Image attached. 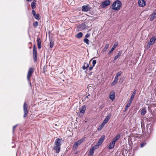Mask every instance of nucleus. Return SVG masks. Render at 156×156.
I'll return each mask as SVG.
<instances>
[{"mask_svg": "<svg viewBox=\"0 0 156 156\" xmlns=\"http://www.w3.org/2000/svg\"><path fill=\"white\" fill-rule=\"evenodd\" d=\"M90 36V34L87 33L85 36L86 38H88Z\"/></svg>", "mask_w": 156, "mask_h": 156, "instance_id": "nucleus-43", "label": "nucleus"}, {"mask_svg": "<svg viewBox=\"0 0 156 156\" xmlns=\"http://www.w3.org/2000/svg\"><path fill=\"white\" fill-rule=\"evenodd\" d=\"M34 70L33 68L32 67L30 68H29L27 75V79L28 81L30 82V79L31 77V76L32 75V74L34 73Z\"/></svg>", "mask_w": 156, "mask_h": 156, "instance_id": "nucleus-2", "label": "nucleus"}, {"mask_svg": "<svg viewBox=\"0 0 156 156\" xmlns=\"http://www.w3.org/2000/svg\"><path fill=\"white\" fill-rule=\"evenodd\" d=\"M122 6V4L121 2L119 0H116L113 3L112 9L115 10H119Z\"/></svg>", "mask_w": 156, "mask_h": 156, "instance_id": "nucleus-1", "label": "nucleus"}, {"mask_svg": "<svg viewBox=\"0 0 156 156\" xmlns=\"http://www.w3.org/2000/svg\"><path fill=\"white\" fill-rule=\"evenodd\" d=\"M17 125H16L15 126H14L13 127V131H14L16 127L17 126Z\"/></svg>", "mask_w": 156, "mask_h": 156, "instance_id": "nucleus-48", "label": "nucleus"}, {"mask_svg": "<svg viewBox=\"0 0 156 156\" xmlns=\"http://www.w3.org/2000/svg\"><path fill=\"white\" fill-rule=\"evenodd\" d=\"M122 52V50H120L119 51L118 53L117 54V55H116L114 58V60H115L117 59L118 58H119V56H120Z\"/></svg>", "mask_w": 156, "mask_h": 156, "instance_id": "nucleus-20", "label": "nucleus"}, {"mask_svg": "<svg viewBox=\"0 0 156 156\" xmlns=\"http://www.w3.org/2000/svg\"><path fill=\"white\" fill-rule=\"evenodd\" d=\"M85 137H83L82 138V139L79 140L78 141H79V142H80L81 143H82V142H83L84 140H85Z\"/></svg>", "mask_w": 156, "mask_h": 156, "instance_id": "nucleus-38", "label": "nucleus"}, {"mask_svg": "<svg viewBox=\"0 0 156 156\" xmlns=\"http://www.w3.org/2000/svg\"><path fill=\"white\" fill-rule=\"evenodd\" d=\"M88 96H86V97L87 98H88Z\"/></svg>", "mask_w": 156, "mask_h": 156, "instance_id": "nucleus-52", "label": "nucleus"}, {"mask_svg": "<svg viewBox=\"0 0 156 156\" xmlns=\"http://www.w3.org/2000/svg\"><path fill=\"white\" fill-rule=\"evenodd\" d=\"M110 3L111 2L109 0H106L102 2L100 6L102 8H104L106 6L109 5L110 4Z\"/></svg>", "mask_w": 156, "mask_h": 156, "instance_id": "nucleus-4", "label": "nucleus"}, {"mask_svg": "<svg viewBox=\"0 0 156 156\" xmlns=\"http://www.w3.org/2000/svg\"><path fill=\"white\" fill-rule=\"evenodd\" d=\"M109 44H106L105 46V47L104 48V50L105 51H107L108 49L109 48Z\"/></svg>", "mask_w": 156, "mask_h": 156, "instance_id": "nucleus-30", "label": "nucleus"}, {"mask_svg": "<svg viewBox=\"0 0 156 156\" xmlns=\"http://www.w3.org/2000/svg\"><path fill=\"white\" fill-rule=\"evenodd\" d=\"M92 60V59H91L89 61V64L90 65V66H91V61Z\"/></svg>", "mask_w": 156, "mask_h": 156, "instance_id": "nucleus-50", "label": "nucleus"}, {"mask_svg": "<svg viewBox=\"0 0 156 156\" xmlns=\"http://www.w3.org/2000/svg\"><path fill=\"white\" fill-rule=\"evenodd\" d=\"M38 22L37 21H36L34 23L33 26L34 27H36L38 25Z\"/></svg>", "mask_w": 156, "mask_h": 156, "instance_id": "nucleus-36", "label": "nucleus"}, {"mask_svg": "<svg viewBox=\"0 0 156 156\" xmlns=\"http://www.w3.org/2000/svg\"><path fill=\"white\" fill-rule=\"evenodd\" d=\"M96 60H94L92 61V66H95V65L96 63Z\"/></svg>", "mask_w": 156, "mask_h": 156, "instance_id": "nucleus-37", "label": "nucleus"}, {"mask_svg": "<svg viewBox=\"0 0 156 156\" xmlns=\"http://www.w3.org/2000/svg\"><path fill=\"white\" fill-rule=\"evenodd\" d=\"M60 146L55 145L52 149L54 150L55 151L56 153H58L60 151Z\"/></svg>", "mask_w": 156, "mask_h": 156, "instance_id": "nucleus-11", "label": "nucleus"}, {"mask_svg": "<svg viewBox=\"0 0 156 156\" xmlns=\"http://www.w3.org/2000/svg\"><path fill=\"white\" fill-rule=\"evenodd\" d=\"M153 44L152 43L150 42V41L149 42L146 46L147 48V49H148L150 48V46Z\"/></svg>", "mask_w": 156, "mask_h": 156, "instance_id": "nucleus-28", "label": "nucleus"}, {"mask_svg": "<svg viewBox=\"0 0 156 156\" xmlns=\"http://www.w3.org/2000/svg\"><path fill=\"white\" fill-rule=\"evenodd\" d=\"M118 44L117 42L115 43L113 45L112 48L111 50L109 51L108 54H111L113 51L115 49L117 46L118 45Z\"/></svg>", "mask_w": 156, "mask_h": 156, "instance_id": "nucleus-16", "label": "nucleus"}, {"mask_svg": "<svg viewBox=\"0 0 156 156\" xmlns=\"http://www.w3.org/2000/svg\"><path fill=\"white\" fill-rule=\"evenodd\" d=\"M33 51L34 61V62H35L37 61V50H34Z\"/></svg>", "mask_w": 156, "mask_h": 156, "instance_id": "nucleus-13", "label": "nucleus"}, {"mask_svg": "<svg viewBox=\"0 0 156 156\" xmlns=\"http://www.w3.org/2000/svg\"><path fill=\"white\" fill-rule=\"evenodd\" d=\"M87 67H86L85 65L84 64V65L82 67V69L83 70L85 69Z\"/></svg>", "mask_w": 156, "mask_h": 156, "instance_id": "nucleus-44", "label": "nucleus"}, {"mask_svg": "<svg viewBox=\"0 0 156 156\" xmlns=\"http://www.w3.org/2000/svg\"><path fill=\"white\" fill-rule=\"evenodd\" d=\"M37 44L38 45V48L40 49L41 48V41L40 38L38 37L37 38Z\"/></svg>", "mask_w": 156, "mask_h": 156, "instance_id": "nucleus-17", "label": "nucleus"}, {"mask_svg": "<svg viewBox=\"0 0 156 156\" xmlns=\"http://www.w3.org/2000/svg\"><path fill=\"white\" fill-rule=\"evenodd\" d=\"M146 110L145 108H143L141 111V115H144L146 113Z\"/></svg>", "mask_w": 156, "mask_h": 156, "instance_id": "nucleus-25", "label": "nucleus"}, {"mask_svg": "<svg viewBox=\"0 0 156 156\" xmlns=\"http://www.w3.org/2000/svg\"><path fill=\"white\" fill-rule=\"evenodd\" d=\"M136 90H134V91L133 94H132V95L131 96V97L134 98V96H135V94L136 93Z\"/></svg>", "mask_w": 156, "mask_h": 156, "instance_id": "nucleus-34", "label": "nucleus"}, {"mask_svg": "<svg viewBox=\"0 0 156 156\" xmlns=\"http://www.w3.org/2000/svg\"><path fill=\"white\" fill-rule=\"evenodd\" d=\"M85 28V25L83 23H82L78 25L77 27L78 31H81Z\"/></svg>", "mask_w": 156, "mask_h": 156, "instance_id": "nucleus-10", "label": "nucleus"}, {"mask_svg": "<svg viewBox=\"0 0 156 156\" xmlns=\"http://www.w3.org/2000/svg\"><path fill=\"white\" fill-rule=\"evenodd\" d=\"M84 42L86 43V44L87 45H89V40L87 38H84L83 40Z\"/></svg>", "mask_w": 156, "mask_h": 156, "instance_id": "nucleus-29", "label": "nucleus"}, {"mask_svg": "<svg viewBox=\"0 0 156 156\" xmlns=\"http://www.w3.org/2000/svg\"><path fill=\"white\" fill-rule=\"evenodd\" d=\"M138 3L139 6L141 7H144L146 5V2L144 0H139Z\"/></svg>", "mask_w": 156, "mask_h": 156, "instance_id": "nucleus-8", "label": "nucleus"}, {"mask_svg": "<svg viewBox=\"0 0 156 156\" xmlns=\"http://www.w3.org/2000/svg\"><path fill=\"white\" fill-rule=\"evenodd\" d=\"M37 50V49H36V48L34 44V45L33 48V50Z\"/></svg>", "mask_w": 156, "mask_h": 156, "instance_id": "nucleus-47", "label": "nucleus"}, {"mask_svg": "<svg viewBox=\"0 0 156 156\" xmlns=\"http://www.w3.org/2000/svg\"><path fill=\"white\" fill-rule=\"evenodd\" d=\"M120 134H118L114 138L112 141H114V142L115 143L117 140H118L120 138Z\"/></svg>", "mask_w": 156, "mask_h": 156, "instance_id": "nucleus-19", "label": "nucleus"}, {"mask_svg": "<svg viewBox=\"0 0 156 156\" xmlns=\"http://www.w3.org/2000/svg\"><path fill=\"white\" fill-rule=\"evenodd\" d=\"M84 65H85V66H86V67H87V68H88L89 67V64L87 63H86V62H84Z\"/></svg>", "mask_w": 156, "mask_h": 156, "instance_id": "nucleus-42", "label": "nucleus"}, {"mask_svg": "<svg viewBox=\"0 0 156 156\" xmlns=\"http://www.w3.org/2000/svg\"><path fill=\"white\" fill-rule=\"evenodd\" d=\"M131 104L128 102L127 104H126V106L127 107H129V106H130Z\"/></svg>", "mask_w": 156, "mask_h": 156, "instance_id": "nucleus-45", "label": "nucleus"}, {"mask_svg": "<svg viewBox=\"0 0 156 156\" xmlns=\"http://www.w3.org/2000/svg\"><path fill=\"white\" fill-rule=\"evenodd\" d=\"M146 144V143L145 142H143L140 144V147H143L144 146H145Z\"/></svg>", "mask_w": 156, "mask_h": 156, "instance_id": "nucleus-39", "label": "nucleus"}, {"mask_svg": "<svg viewBox=\"0 0 156 156\" xmlns=\"http://www.w3.org/2000/svg\"><path fill=\"white\" fill-rule=\"evenodd\" d=\"M111 117V114H108L106 116V118L104 119V121L102 122L105 125L109 121L110 118Z\"/></svg>", "mask_w": 156, "mask_h": 156, "instance_id": "nucleus-9", "label": "nucleus"}, {"mask_svg": "<svg viewBox=\"0 0 156 156\" xmlns=\"http://www.w3.org/2000/svg\"><path fill=\"white\" fill-rule=\"evenodd\" d=\"M82 11L85 12L89 11L91 9V7L88 5H83L82 6Z\"/></svg>", "mask_w": 156, "mask_h": 156, "instance_id": "nucleus-5", "label": "nucleus"}, {"mask_svg": "<svg viewBox=\"0 0 156 156\" xmlns=\"http://www.w3.org/2000/svg\"><path fill=\"white\" fill-rule=\"evenodd\" d=\"M94 150L95 148L94 147H93L91 149H90L88 156H93Z\"/></svg>", "mask_w": 156, "mask_h": 156, "instance_id": "nucleus-15", "label": "nucleus"}, {"mask_svg": "<svg viewBox=\"0 0 156 156\" xmlns=\"http://www.w3.org/2000/svg\"><path fill=\"white\" fill-rule=\"evenodd\" d=\"M34 18L37 20L40 19V15L39 14H36L35 16H34Z\"/></svg>", "mask_w": 156, "mask_h": 156, "instance_id": "nucleus-31", "label": "nucleus"}, {"mask_svg": "<svg viewBox=\"0 0 156 156\" xmlns=\"http://www.w3.org/2000/svg\"><path fill=\"white\" fill-rule=\"evenodd\" d=\"M105 136L104 135L102 136L100 138L97 143L98 145H101L103 143L105 138Z\"/></svg>", "mask_w": 156, "mask_h": 156, "instance_id": "nucleus-12", "label": "nucleus"}, {"mask_svg": "<svg viewBox=\"0 0 156 156\" xmlns=\"http://www.w3.org/2000/svg\"><path fill=\"white\" fill-rule=\"evenodd\" d=\"M104 125H105L102 123L99 126L98 129L99 130H101L103 128Z\"/></svg>", "mask_w": 156, "mask_h": 156, "instance_id": "nucleus-35", "label": "nucleus"}, {"mask_svg": "<svg viewBox=\"0 0 156 156\" xmlns=\"http://www.w3.org/2000/svg\"><path fill=\"white\" fill-rule=\"evenodd\" d=\"M77 142L80 145L81 144L80 143V142H79V141H77Z\"/></svg>", "mask_w": 156, "mask_h": 156, "instance_id": "nucleus-51", "label": "nucleus"}, {"mask_svg": "<svg viewBox=\"0 0 156 156\" xmlns=\"http://www.w3.org/2000/svg\"><path fill=\"white\" fill-rule=\"evenodd\" d=\"M94 67V66H91V67H90L89 68V71H91V70H92V69H93V67Z\"/></svg>", "mask_w": 156, "mask_h": 156, "instance_id": "nucleus-46", "label": "nucleus"}, {"mask_svg": "<svg viewBox=\"0 0 156 156\" xmlns=\"http://www.w3.org/2000/svg\"><path fill=\"white\" fill-rule=\"evenodd\" d=\"M156 39L155 37L154 36L152 37L150 40V42L152 43L153 44L156 41Z\"/></svg>", "mask_w": 156, "mask_h": 156, "instance_id": "nucleus-21", "label": "nucleus"}, {"mask_svg": "<svg viewBox=\"0 0 156 156\" xmlns=\"http://www.w3.org/2000/svg\"><path fill=\"white\" fill-rule=\"evenodd\" d=\"M128 107H127L126 106H125V111H126L128 110Z\"/></svg>", "mask_w": 156, "mask_h": 156, "instance_id": "nucleus-49", "label": "nucleus"}, {"mask_svg": "<svg viewBox=\"0 0 156 156\" xmlns=\"http://www.w3.org/2000/svg\"><path fill=\"white\" fill-rule=\"evenodd\" d=\"M32 13L33 16H35V15L36 14L35 11L34 9L32 10Z\"/></svg>", "mask_w": 156, "mask_h": 156, "instance_id": "nucleus-41", "label": "nucleus"}, {"mask_svg": "<svg viewBox=\"0 0 156 156\" xmlns=\"http://www.w3.org/2000/svg\"><path fill=\"white\" fill-rule=\"evenodd\" d=\"M113 62H115V61H114V60H113Z\"/></svg>", "mask_w": 156, "mask_h": 156, "instance_id": "nucleus-53", "label": "nucleus"}, {"mask_svg": "<svg viewBox=\"0 0 156 156\" xmlns=\"http://www.w3.org/2000/svg\"><path fill=\"white\" fill-rule=\"evenodd\" d=\"M118 80V78H116L115 77L114 81L112 83V85H115L116 83H117Z\"/></svg>", "mask_w": 156, "mask_h": 156, "instance_id": "nucleus-26", "label": "nucleus"}, {"mask_svg": "<svg viewBox=\"0 0 156 156\" xmlns=\"http://www.w3.org/2000/svg\"><path fill=\"white\" fill-rule=\"evenodd\" d=\"M115 144V143L112 141L110 143L108 146L109 149H111L114 148Z\"/></svg>", "mask_w": 156, "mask_h": 156, "instance_id": "nucleus-18", "label": "nucleus"}, {"mask_svg": "<svg viewBox=\"0 0 156 156\" xmlns=\"http://www.w3.org/2000/svg\"><path fill=\"white\" fill-rule=\"evenodd\" d=\"M121 74L122 72L121 71L119 72L118 73L116 74L115 77L116 78H118V77L120 76L121 75Z\"/></svg>", "mask_w": 156, "mask_h": 156, "instance_id": "nucleus-32", "label": "nucleus"}, {"mask_svg": "<svg viewBox=\"0 0 156 156\" xmlns=\"http://www.w3.org/2000/svg\"><path fill=\"white\" fill-rule=\"evenodd\" d=\"M83 34L82 32H79L76 35V37L77 38H81Z\"/></svg>", "mask_w": 156, "mask_h": 156, "instance_id": "nucleus-24", "label": "nucleus"}, {"mask_svg": "<svg viewBox=\"0 0 156 156\" xmlns=\"http://www.w3.org/2000/svg\"><path fill=\"white\" fill-rule=\"evenodd\" d=\"M54 45V41L52 40H51L50 43V48H52Z\"/></svg>", "mask_w": 156, "mask_h": 156, "instance_id": "nucleus-33", "label": "nucleus"}, {"mask_svg": "<svg viewBox=\"0 0 156 156\" xmlns=\"http://www.w3.org/2000/svg\"><path fill=\"white\" fill-rule=\"evenodd\" d=\"M80 144H79L77 142H75L73 146V149L75 150L77 148V147Z\"/></svg>", "mask_w": 156, "mask_h": 156, "instance_id": "nucleus-22", "label": "nucleus"}, {"mask_svg": "<svg viewBox=\"0 0 156 156\" xmlns=\"http://www.w3.org/2000/svg\"><path fill=\"white\" fill-rule=\"evenodd\" d=\"M86 110V107L85 106L83 105L82 107V109L80 111V113H84L85 112Z\"/></svg>", "mask_w": 156, "mask_h": 156, "instance_id": "nucleus-23", "label": "nucleus"}, {"mask_svg": "<svg viewBox=\"0 0 156 156\" xmlns=\"http://www.w3.org/2000/svg\"><path fill=\"white\" fill-rule=\"evenodd\" d=\"M36 2V0L35 1ZM36 3L35 1H33L31 3V8L32 9H34L35 7Z\"/></svg>", "mask_w": 156, "mask_h": 156, "instance_id": "nucleus-27", "label": "nucleus"}, {"mask_svg": "<svg viewBox=\"0 0 156 156\" xmlns=\"http://www.w3.org/2000/svg\"><path fill=\"white\" fill-rule=\"evenodd\" d=\"M115 97V93L114 91H111L109 94V98L112 100H113Z\"/></svg>", "mask_w": 156, "mask_h": 156, "instance_id": "nucleus-14", "label": "nucleus"}, {"mask_svg": "<svg viewBox=\"0 0 156 156\" xmlns=\"http://www.w3.org/2000/svg\"><path fill=\"white\" fill-rule=\"evenodd\" d=\"M23 108L24 112L23 117L25 118L27 116L28 113V111L27 110L28 105L25 102L24 103Z\"/></svg>", "mask_w": 156, "mask_h": 156, "instance_id": "nucleus-3", "label": "nucleus"}, {"mask_svg": "<svg viewBox=\"0 0 156 156\" xmlns=\"http://www.w3.org/2000/svg\"><path fill=\"white\" fill-rule=\"evenodd\" d=\"M150 20L152 21L156 17V9L154 10L153 13L150 16Z\"/></svg>", "mask_w": 156, "mask_h": 156, "instance_id": "nucleus-7", "label": "nucleus"}, {"mask_svg": "<svg viewBox=\"0 0 156 156\" xmlns=\"http://www.w3.org/2000/svg\"><path fill=\"white\" fill-rule=\"evenodd\" d=\"M133 98H133L131 97L130 99H129V101H128V102L131 104L133 101Z\"/></svg>", "mask_w": 156, "mask_h": 156, "instance_id": "nucleus-40", "label": "nucleus"}, {"mask_svg": "<svg viewBox=\"0 0 156 156\" xmlns=\"http://www.w3.org/2000/svg\"><path fill=\"white\" fill-rule=\"evenodd\" d=\"M62 139L57 138L55 140V145L61 147V146L62 144Z\"/></svg>", "mask_w": 156, "mask_h": 156, "instance_id": "nucleus-6", "label": "nucleus"}]
</instances>
